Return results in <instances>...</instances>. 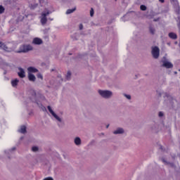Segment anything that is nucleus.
<instances>
[{"label":"nucleus","instance_id":"1","mask_svg":"<svg viewBox=\"0 0 180 180\" xmlns=\"http://www.w3.org/2000/svg\"><path fill=\"white\" fill-rule=\"evenodd\" d=\"M33 50V46L30 44H22L20 46L19 50L16 51V53H29Z\"/></svg>","mask_w":180,"mask_h":180},{"label":"nucleus","instance_id":"2","mask_svg":"<svg viewBox=\"0 0 180 180\" xmlns=\"http://www.w3.org/2000/svg\"><path fill=\"white\" fill-rule=\"evenodd\" d=\"M98 94L101 95V96L105 98H110L112 96V91L108 90H98Z\"/></svg>","mask_w":180,"mask_h":180},{"label":"nucleus","instance_id":"3","mask_svg":"<svg viewBox=\"0 0 180 180\" xmlns=\"http://www.w3.org/2000/svg\"><path fill=\"white\" fill-rule=\"evenodd\" d=\"M152 55L153 58H158L160 57V48L155 46L152 49Z\"/></svg>","mask_w":180,"mask_h":180},{"label":"nucleus","instance_id":"4","mask_svg":"<svg viewBox=\"0 0 180 180\" xmlns=\"http://www.w3.org/2000/svg\"><path fill=\"white\" fill-rule=\"evenodd\" d=\"M48 110L49 112H50L52 116H53V117L56 119V120H58V122H61V118H60V117H58V115H57V114L54 112V111L53 110V109H51V107L50 105L48 106Z\"/></svg>","mask_w":180,"mask_h":180},{"label":"nucleus","instance_id":"5","mask_svg":"<svg viewBox=\"0 0 180 180\" xmlns=\"http://www.w3.org/2000/svg\"><path fill=\"white\" fill-rule=\"evenodd\" d=\"M32 44H37V45L43 44V40H41V39L38 37L34 38L32 41Z\"/></svg>","mask_w":180,"mask_h":180},{"label":"nucleus","instance_id":"6","mask_svg":"<svg viewBox=\"0 0 180 180\" xmlns=\"http://www.w3.org/2000/svg\"><path fill=\"white\" fill-rule=\"evenodd\" d=\"M162 67H165V68H172L174 67V65L171 63L170 62H164L162 64Z\"/></svg>","mask_w":180,"mask_h":180},{"label":"nucleus","instance_id":"7","mask_svg":"<svg viewBox=\"0 0 180 180\" xmlns=\"http://www.w3.org/2000/svg\"><path fill=\"white\" fill-rule=\"evenodd\" d=\"M20 72L18 73V77H20V78H25L26 77V75L25 74V70L22 68H19Z\"/></svg>","mask_w":180,"mask_h":180},{"label":"nucleus","instance_id":"8","mask_svg":"<svg viewBox=\"0 0 180 180\" xmlns=\"http://www.w3.org/2000/svg\"><path fill=\"white\" fill-rule=\"evenodd\" d=\"M28 79L32 82H34V81H36V76L32 73H28Z\"/></svg>","mask_w":180,"mask_h":180},{"label":"nucleus","instance_id":"9","mask_svg":"<svg viewBox=\"0 0 180 180\" xmlns=\"http://www.w3.org/2000/svg\"><path fill=\"white\" fill-rule=\"evenodd\" d=\"M0 49H3V50H4L5 51H11V50H9V48H8V46L2 42H0Z\"/></svg>","mask_w":180,"mask_h":180},{"label":"nucleus","instance_id":"10","mask_svg":"<svg viewBox=\"0 0 180 180\" xmlns=\"http://www.w3.org/2000/svg\"><path fill=\"white\" fill-rule=\"evenodd\" d=\"M169 39H172V40H176L178 39V35L174 32L169 33Z\"/></svg>","mask_w":180,"mask_h":180},{"label":"nucleus","instance_id":"11","mask_svg":"<svg viewBox=\"0 0 180 180\" xmlns=\"http://www.w3.org/2000/svg\"><path fill=\"white\" fill-rule=\"evenodd\" d=\"M28 70V72L29 74H30V72H38L39 70L37 69H36V68H33V67H29L27 68Z\"/></svg>","mask_w":180,"mask_h":180},{"label":"nucleus","instance_id":"12","mask_svg":"<svg viewBox=\"0 0 180 180\" xmlns=\"http://www.w3.org/2000/svg\"><path fill=\"white\" fill-rule=\"evenodd\" d=\"M18 84H19V79H15L14 80L11 81V85L14 88L18 86Z\"/></svg>","mask_w":180,"mask_h":180},{"label":"nucleus","instance_id":"13","mask_svg":"<svg viewBox=\"0 0 180 180\" xmlns=\"http://www.w3.org/2000/svg\"><path fill=\"white\" fill-rule=\"evenodd\" d=\"M124 132V130L122 128H118L117 130L114 131V134H122Z\"/></svg>","mask_w":180,"mask_h":180},{"label":"nucleus","instance_id":"14","mask_svg":"<svg viewBox=\"0 0 180 180\" xmlns=\"http://www.w3.org/2000/svg\"><path fill=\"white\" fill-rule=\"evenodd\" d=\"M20 133H22V134H25V133H26V126L22 125L20 127V129L19 130Z\"/></svg>","mask_w":180,"mask_h":180},{"label":"nucleus","instance_id":"15","mask_svg":"<svg viewBox=\"0 0 180 180\" xmlns=\"http://www.w3.org/2000/svg\"><path fill=\"white\" fill-rule=\"evenodd\" d=\"M75 143L76 146H79V144H81V139H79V137H76L75 139Z\"/></svg>","mask_w":180,"mask_h":180},{"label":"nucleus","instance_id":"16","mask_svg":"<svg viewBox=\"0 0 180 180\" xmlns=\"http://www.w3.org/2000/svg\"><path fill=\"white\" fill-rule=\"evenodd\" d=\"M41 25H46L47 23V17H42L41 18Z\"/></svg>","mask_w":180,"mask_h":180},{"label":"nucleus","instance_id":"17","mask_svg":"<svg viewBox=\"0 0 180 180\" xmlns=\"http://www.w3.org/2000/svg\"><path fill=\"white\" fill-rule=\"evenodd\" d=\"M77 8L68 9L66 11V15H70V13H72Z\"/></svg>","mask_w":180,"mask_h":180},{"label":"nucleus","instance_id":"18","mask_svg":"<svg viewBox=\"0 0 180 180\" xmlns=\"http://www.w3.org/2000/svg\"><path fill=\"white\" fill-rule=\"evenodd\" d=\"M5 13V8L4 6H0V15H2V13Z\"/></svg>","mask_w":180,"mask_h":180},{"label":"nucleus","instance_id":"19","mask_svg":"<svg viewBox=\"0 0 180 180\" xmlns=\"http://www.w3.org/2000/svg\"><path fill=\"white\" fill-rule=\"evenodd\" d=\"M149 30L151 34H154V33H155V29H154L153 27H150Z\"/></svg>","mask_w":180,"mask_h":180},{"label":"nucleus","instance_id":"20","mask_svg":"<svg viewBox=\"0 0 180 180\" xmlns=\"http://www.w3.org/2000/svg\"><path fill=\"white\" fill-rule=\"evenodd\" d=\"M71 78V72L68 71L66 75V79L69 80Z\"/></svg>","mask_w":180,"mask_h":180},{"label":"nucleus","instance_id":"21","mask_svg":"<svg viewBox=\"0 0 180 180\" xmlns=\"http://www.w3.org/2000/svg\"><path fill=\"white\" fill-rule=\"evenodd\" d=\"M49 15H50V13L48 11L46 13H42L41 16L43 18H47V16H49Z\"/></svg>","mask_w":180,"mask_h":180},{"label":"nucleus","instance_id":"22","mask_svg":"<svg viewBox=\"0 0 180 180\" xmlns=\"http://www.w3.org/2000/svg\"><path fill=\"white\" fill-rule=\"evenodd\" d=\"M140 9H141V11H147V6H146L144 5H141Z\"/></svg>","mask_w":180,"mask_h":180},{"label":"nucleus","instance_id":"23","mask_svg":"<svg viewBox=\"0 0 180 180\" xmlns=\"http://www.w3.org/2000/svg\"><path fill=\"white\" fill-rule=\"evenodd\" d=\"M32 150L34 152V153H36V151H39V148H37V146H33L32 148Z\"/></svg>","mask_w":180,"mask_h":180},{"label":"nucleus","instance_id":"24","mask_svg":"<svg viewBox=\"0 0 180 180\" xmlns=\"http://www.w3.org/2000/svg\"><path fill=\"white\" fill-rule=\"evenodd\" d=\"M94 8H91L90 11V16H94Z\"/></svg>","mask_w":180,"mask_h":180},{"label":"nucleus","instance_id":"25","mask_svg":"<svg viewBox=\"0 0 180 180\" xmlns=\"http://www.w3.org/2000/svg\"><path fill=\"white\" fill-rule=\"evenodd\" d=\"M124 96H125L127 99H131V96L130 95L124 94Z\"/></svg>","mask_w":180,"mask_h":180},{"label":"nucleus","instance_id":"26","mask_svg":"<svg viewBox=\"0 0 180 180\" xmlns=\"http://www.w3.org/2000/svg\"><path fill=\"white\" fill-rule=\"evenodd\" d=\"M79 30H82V29H84V25H82V24H80L79 25Z\"/></svg>","mask_w":180,"mask_h":180},{"label":"nucleus","instance_id":"27","mask_svg":"<svg viewBox=\"0 0 180 180\" xmlns=\"http://www.w3.org/2000/svg\"><path fill=\"white\" fill-rule=\"evenodd\" d=\"M164 116V113L162 112H159V117H162Z\"/></svg>","mask_w":180,"mask_h":180},{"label":"nucleus","instance_id":"28","mask_svg":"<svg viewBox=\"0 0 180 180\" xmlns=\"http://www.w3.org/2000/svg\"><path fill=\"white\" fill-rule=\"evenodd\" d=\"M44 180H53L52 177H46Z\"/></svg>","mask_w":180,"mask_h":180},{"label":"nucleus","instance_id":"29","mask_svg":"<svg viewBox=\"0 0 180 180\" xmlns=\"http://www.w3.org/2000/svg\"><path fill=\"white\" fill-rule=\"evenodd\" d=\"M38 78H41V79H43V76L41 75H38Z\"/></svg>","mask_w":180,"mask_h":180},{"label":"nucleus","instance_id":"30","mask_svg":"<svg viewBox=\"0 0 180 180\" xmlns=\"http://www.w3.org/2000/svg\"><path fill=\"white\" fill-rule=\"evenodd\" d=\"M159 2H160L161 4H164L165 2V0H159Z\"/></svg>","mask_w":180,"mask_h":180},{"label":"nucleus","instance_id":"31","mask_svg":"<svg viewBox=\"0 0 180 180\" xmlns=\"http://www.w3.org/2000/svg\"><path fill=\"white\" fill-rule=\"evenodd\" d=\"M32 92H33V93H32V95H33L34 96H36V91H33Z\"/></svg>","mask_w":180,"mask_h":180},{"label":"nucleus","instance_id":"32","mask_svg":"<svg viewBox=\"0 0 180 180\" xmlns=\"http://www.w3.org/2000/svg\"><path fill=\"white\" fill-rule=\"evenodd\" d=\"M109 127V124H108L107 126H106V129H108Z\"/></svg>","mask_w":180,"mask_h":180},{"label":"nucleus","instance_id":"33","mask_svg":"<svg viewBox=\"0 0 180 180\" xmlns=\"http://www.w3.org/2000/svg\"><path fill=\"white\" fill-rule=\"evenodd\" d=\"M12 150H16V148H13Z\"/></svg>","mask_w":180,"mask_h":180},{"label":"nucleus","instance_id":"34","mask_svg":"<svg viewBox=\"0 0 180 180\" xmlns=\"http://www.w3.org/2000/svg\"><path fill=\"white\" fill-rule=\"evenodd\" d=\"M160 150H162V146H160Z\"/></svg>","mask_w":180,"mask_h":180},{"label":"nucleus","instance_id":"35","mask_svg":"<svg viewBox=\"0 0 180 180\" xmlns=\"http://www.w3.org/2000/svg\"><path fill=\"white\" fill-rule=\"evenodd\" d=\"M174 74H176V72H174Z\"/></svg>","mask_w":180,"mask_h":180}]
</instances>
